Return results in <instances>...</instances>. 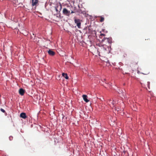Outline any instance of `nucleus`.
<instances>
[{
  "label": "nucleus",
  "instance_id": "obj_14",
  "mask_svg": "<svg viewBox=\"0 0 156 156\" xmlns=\"http://www.w3.org/2000/svg\"><path fill=\"white\" fill-rule=\"evenodd\" d=\"M104 20V17H100V22H103Z\"/></svg>",
  "mask_w": 156,
  "mask_h": 156
},
{
  "label": "nucleus",
  "instance_id": "obj_22",
  "mask_svg": "<svg viewBox=\"0 0 156 156\" xmlns=\"http://www.w3.org/2000/svg\"><path fill=\"white\" fill-rule=\"evenodd\" d=\"M33 36H34V34H33Z\"/></svg>",
  "mask_w": 156,
  "mask_h": 156
},
{
  "label": "nucleus",
  "instance_id": "obj_5",
  "mask_svg": "<svg viewBox=\"0 0 156 156\" xmlns=\"http://www.w3.org/2000/svg\"><path fill=\"white\" fill-rule=\"evenodd\" d=\"M63 14L67 16H69L70 14V11L68 10L66 8H64L63 9Z\"/></svg>",
  "mask_w": 156,
  "mask_h": 156
},
{
  "label": "nucleus",
  "instance_id": "obj_3",
  "mask_svg": "<svg viewBox=\"0 0 156 156\" xmlns=\"http://www.w3.org/2000/svg\"><path fill=\"white\" fill-rule=\"evenodd\" d=\"M74 23L76 24L78 28H81V24L82 20L79 19H77L76 17H74Z\"/></svg>",
  "mask_w": 156,
  "mask_h": 156
},
{
  "label": "nucleus",
  "instance_id": "obj_23",
  "mask_svg": "<svg viewBox=\"0 0 156 156\" xmlns=\"http://www.w3.org/2000/svg\"><path fill=\"white\" fill-rule=\"evenodd\" d=\"M104 80H105V79H104Z\"/></svg>",
  "mask_w": 156,
  "mask_h": 156
},
{
  "label": "nucleus",
  "instance_id": "obj_7",
  "mask_svg": "<svg viewBox=\"0 0 156 156\" xmlns=\"http://www.w3.org/2000/svg\"><path fill=\"white\" fill-rule=\"evenodd\" d=\"M38 1V0H32V6H34L37 5Z\"/></svg>",
  "mask_w": 156,
  "mask_h": 156
},
{
  "label": "nucleus",
  "instance_id": "obj_6",
  "mask_svg": "<svg viewBox=\"0 0 156 156\" xmlns=\"http://www.w3.org/2000/svg\"><path fill=\"white\" fill-rule=\"evenodd\" d=\"M138 61H134L133 60L132 61L131 63V66H135L137 65Z\"/></svg>",
  "mask_w": 156,
  "mask_h": 156
},
{
  "label": "nucleus",
  "instance_id": "obj_20",
  "mask_svg": "<svg viewBox=\"0 0 156 156\" xmlns=\"http://www.w3.org/2000/svg\"><path fill=\"white\" fill-rule=\"evenodd\" d=\"M31 38L32 39V38H33V37L32 35H31Z\"/></svg>",
  "mask_w": 156,
  "mask_h": 156
},
{
  "label": "nucleus",
  "instance_id": "obj_17",
  "mask_svg": "<svg viewBox=\"0 0 156 156\" xmlns=\"http://www.w3.org/2000/svg\"><path fill=\"white\" fill-rule=\"evenodd\" d=\"M149 73V72L148 71L147 72H146L145 73H142L144 75H147V74H148Z\"/></svg>",
  "mask_w": 156,
  "mask_h": 156
},
{
  "label": "nucleus",
  "instance_id": "obj_9",
  "mask_svg": "<svg viewBox=\"0 0 156 156\" xmlns=\"http://www.w3.org/2000/svg\"><path fill=\"white\" fill-rule=\"evenodd\" d=\"M25 90L23 88H20L19 90V93L21 95H23L25 93Z\"/></svg>",
  "mask_w": 156,
  "mask_h": 156
},
{
  "label": "nucleus",
  "instance_id": "obj_18",
  "mask_svg": "<svg viewBox=\"0 0 156 156\" xmlns=\"http://www.w3.org/2000/svg\"><path fill=\"white\" fill-rule=\"evenodd\" d=\"M75 12L73 11H71V13H74Z\"/></svg>",
  "mask_w": 156,
  "mask_h": 156
},
{
  "label": "nucleus",
  "instance_id": "obj_13",
  "mask_svg": "<svg viewBox=\"0 0 156 156\" xmlns=\"http://www.w3.org/2000/svg\"><path fill=\"white\" fill-rule=\"evenodd\" d=\"M62 75L66 79H68L69 77L68 76L67 74L66 73H62Z\"/></svg>",
  "mask_w": 156,
  "mask_h": 156
},
{
  "label": "nucleus",
  "instance_id": "obj_16",
  "mask_svg": "<svg viewBox=\"0 0 156 156\" xmlns=\"http://www.w3.org/2000/svg\"><path fill=\"white\" fill-rule=\"evenodd\" d=\"M0 110L1 111H2V112H3V113H5V111L3 109L1 108L0 109Z\"/></svg>",
  "mask_w": 156,
  "mask_h": 156
},
{
  "label": "nucleus",
  "instance_id": "obj_11",
  "mask_svg": "<svg viewBox=\"0 0 156 156\" xmlns=\"http://www.w3.org/2000/svg\"><path fill=\"white\" fill-rule=\"evenodd\" d=\"M48 52L49 55L51 56H54L55 55V52L49 49Z\"/></svg>",
  "mask_w": 156,
  "mask_h": 156
},
{
  "label": "nucleus",
  "instance_id": "obj_1",
  "mask_svg": "<svg viewBox=\"0 0 156 156\" xmlns=\"http://www.w3.org/2000/svg\"><path fill=\"white\" fill-rule=\"evenodd\" d=\"M97 52L99 56L104 57L108 53V47L106 45L97 44Z\"/></svg>",
  "mask_w": 156,
  "mask_h": 156
},
{
  "label": "nucleus",
  "instance_id": "obj_21",
  "mask_svg": "<svg viewBox=\"0 0 156 156\" xmlns=\"http://www.w3.org/2000/svg\"><path fill=\"white\" fill-rule=\"evenodd\" d=\"M35 39V38H34L33 39V40H34V42H35L36 41H34Z\"/></svg>",
  "mask_w": 156,
  "mask_h": 156
},
{
  "label": "nucleus",
  "instance_id": "obj_2",
  "mask_svg": "<svg viewBox=\"0 0 156 156\" xmlns=\"http://www.w3.org/2000/svg\"><path fill=\"white\" fill-rule=\"evenodd\" d=\"M105 34H100L99 37L101 40H100V41L101 43L104 42L105 44H107V43H110L111 42V40L109 38H105Z\"/></svg>",
  "mask_w": 156,
  "mask_h": 156
},
{
  "label": "nucleus",
  "instance_id": "obj_15",
  "mask_svg": "<svg viewBox=\"0 0 156 156\" xmlns=\"http://www.w3.org/2000/svg\"><path fill=\"white\" fill-rule=\"evenodd\" d=\"M13 137L12 136H10L9 137V139L10 140H13Z\"/></svg>",
  "mask_w": 156,
  "mask_h": 156
},
{
  "label": "nucleus",
  "instance_id": "obj_19",
  "mask_svg": "<svg viewBox=\"0 0 156 156\" xmlns=\"http://www.w3.org/2000/svg\"><path fill=\"white\" fill-rule=\"evenodd\" d=\"M147 83L148 84V85H149L150 84V82H147Z\"/></svg>",
  "mask_w": 156,
  "mask_h": 156
},
{
  "label": "nucleus",
  "instance_id": "obj_8",
  "mask_svg": "<svg viewBox=\"0 0 156 156\" xmlns=\"http://www.w3.org/2000/svg\"><path fill=\"white\" fill-rule=\"evenodd\" d=\"M82 97L84 101L86 102H88L89 101V100L87 99V95L83 94L82 95Z\"/></svg>",
  "mask_w": 156,
  "mask_h": 156
},
{
  "label": "nucleus",
  "instance_id": "obj_4",
  "mask_svg": "<svg viewBox=\"0 0 156 156\" xmlns=\"http://www.w3.org/2000/svg\"><path fill=\"white\" fill-rule=\"evenodd\" d=\"M115 103V101H114L113 100V99H110L108 100V103L110 107L113 108L114 106V104Z\"/></svg>",
  "mask_w": 156,
  "mask_h": 156
},
{
  "label": "nucleus",
  "instance_id": "obj_10",
  "mask_svg": "<svg viewBox=\"0 0 156 156\" xmlns=\"http://www.w3.org/2000/svg\"><path fill=\"white\" fill-rule=\"evenodd\" d=\"M20 117L23 119H25L27 118L26 114L24 112L21 113L20 114Z\"/></svg>",
  "mask_w": 156,
  "mask_h": 156
},
{
  "label": "nucleus",
  "instance_id": "obj_12",
  "mask_svg": "<svg viewBox=\"0 0 156 156\" xmlns=\"http://www.w3.org/2000/svg\"><path fill=\"white\" fill-rule=\"evenodd\" d=\"M62 8V5L60 4L59 5H58L56 8V9L57 11H59L60 12Z\"/></svg>",
  "mask_w": 156,
  "mask_h": 156
}]
</instances>
